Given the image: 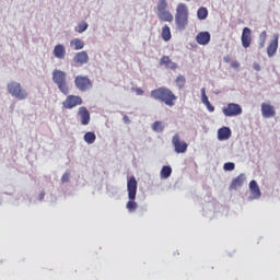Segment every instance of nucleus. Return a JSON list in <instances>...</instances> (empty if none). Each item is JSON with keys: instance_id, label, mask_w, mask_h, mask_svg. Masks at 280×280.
Returning <instances> with one entry per match:
<instances>
[{"instance_id": "obj_1", "label": "nucleus", "mask_w": 280, "mask_h": 280, "mask_svg": "<svg viewBox=\"0 0 280 280\" xmlns=\"http://www.w3.org/2000/svg\"><path fill=\"white\" fill-rule=\"evenodd\" d=\"M154 101L164 103L165 106L174 107L177 96L168 88H158L150 93Z\"/></svg>"}, {"instance_id": "obj_2", "label": "nucleus", "mask_w": 280, "mask_h": 280, "mask_svg": "<svg viewBox=\"0 0 280 280\" xmlns=\"http://www.w3.org/2000/svg\"><path fill=\"white\" fill-rule=\"evenodd\" d=\"M189 24V11L188 7L185 3H179L176 5L175 13V25L176 31L185 32Z\"/></svg>"}, {"instance_id": "obj_3", "label": "nucleus", "mask_w": 280, "mask_h": 280, "mask_svg": "<svg viewBox=\"0 0 280 280\" xmlns=\"http://www.w3.org/2000/svg\"><path fill=\"white\" fill-rule=\"evenodd\" d=\"M137 190H138V182L135 176H131L128 178L127 182V191H128V199L129 201L127 202V210L129 213H133L138 209V203L137 201Z\"/></svg>"}, {"instance_id": "obj_4", "label": "nucleus", "mask_w": 280, "mask_h": 280, "mask_svg": "<svg viewBox=\"0 0 280 280\" xmlns=\"http://www.w3.org/2000/svg\"><path fill=\"white\" fill-rule=\"evenodd\" d=\"M52 82L58 86V90L63 94H69V85L67 81V74L62 70H52Z\"/></svg>"}, {"instance_id": "obj_5", "label": "nucleus", "mask_w": 280, "mask_h": 280, "mask_svg": "<svg viewBox=\"0 0 280 280\" xmlns=\"http://www.w3.org/2000/svg\"><path fill=\"white\" fill-rule=\"evenodd\" d=\"M8 92L19 101H24L27 98V92L21 88V84L18 82L12 81L8 83Z\"/></svg>"}, {"instance_id": "obj_6", "label": "nucleus", "mask_w": 280, "mask_h": 280, "mask_svg": "<svg viewBox=\"0 0 280 280\" xmlns=\"http://www.w3.org/2000/svg\"><path fill=\"white\" fill-rule=\"evenodd\" d=\"M74 88L81 92L90 91L93 88V81L88 77L77 75V78H74Z\"/></svg>"}, {"instance_id": "obj_7", "label": "nucleus", "mask_w": 280, "mask_h": 280, "mask_svg": "<svg viewBox=\"0 0 280 280\" xmlns=\"http://www.w3.org/2000/svg\"><path fill=\"white\" fill-rule=\"evenodd\" d=\"M172 145H174V150L176 154H185L188 149V143L180 140V136L175 133L172 138Z\"/></svg>"}, {"instance_id": "obj_8", "label": "nucleus", "mask_w": 280, "mask_h": 280, "mask_svg": "<svg viewBox=\"0 0 280 280\" xmlns=\"http://www.w3.org/2000/svg\"><path fill=\"white\" fill-rule=\"evenodd\" d=\"M222 113L225 117L241 116V114H243V108L236 103H229V105L222 109Z\"/></svg>"}, {"instance_id": "obj_9", "label": "nucleus", "mask_w": 280, "mask_h": 280, "mask_svg": "<svg viewBox=\"0 0 280 280\" xmlns=\"http://www.w3.org/2000/svg\"><path fill=\"white\" fill-rule=\"evenodd\" d=\"M83 104V100L80 96L69 95L66 101L62 102V107L66 109H72L77 106H81Z\"/></svg>"}, {"instance_id": "obj_10", "label": "nucleus", "mask_w": 280, "mask_h": 280, "mask_svg": "<svg viewBox=\"0 0 280 280\" xmlns=\"http://www.w3.org/2000/svg\"><path fill=\"white\" fill-rule=\"evenodd\" d=\"M242 47L245 49L250 47L252 44V30L248 27H244L242 30V36H241Z\"/></svg>"}, {"instance_id": "obj_11", "label": "nucleus", "mask_w": 280, "mask_h": 280, "mask_svg": "<svg viewBox=\"0 0 280 280\" xmlns=\"http://www.w3.org/2000/svg\"><path fill=\"white\" fill-rule=\"evenodd\" d=\"M261 115L264 118H273L276 117V108L269 103H262Z\"/></svg>"}, {"instance_id": "obj_12", "label": "nucleus", "mask_w": 280, "mask_h": 280, "mask_svg": "<svg viewBox=\"0 0 280 280\" xmlns=\"http://www.w3.org/2000/svg\"><path fill=\"white\" fill-rule=\"evenodd\" d=\"M279 48V35H273L272 40H270L269 46L267 47V56L273 57Z\"/></svg>"}, {"instance_id": "obj_13", "label": "nucleus", "mask_w": 280, "mask_h": 280, "mask_svg": "<svg viewBox=\"0 0 280 280\" xmlns=\"http://www.w3.org/2000/svg\"><path fill=\"white\" fill-rule=\"evenodd\" d=\"M78 116H80L81 125H83V126L90 125L91 116H90V112H88L86 107L81 106L80 108H78Z\"/></svg>"}, {"instance_id": "obj_14", "label": "nucleus", "mask_w": 280, "mask_h": 280, "mask_svg": "<svg viewBox=\"0 0 280 280\" xmlns=\"http://www.w3.org/2000/svg\"><path fill=\"white\" fill-rule=\"evenodd\" d=\"M211 35L209 32H200L196 36V42L198 45L206 46L210 43Z\"/></svg>"}, {"instance_id": "obj_15", "label": "nucleus", "mask_w": 280, "mask_h": 280, "mask_svg": "<svg viewBox=\"0 0 280 280\" xmlns=\"http://www.w3.org/2000/svg\"><path fill=\"white\" fill-rule=\"evenodd\" d=\"M90 61V56L86 51L77 52L73 57V62L77 65H86Z\"/></svg>"}, {"instance_id": "obj_16", "label": "nucleus", "mask_w": 280, "mask_h": 280, "mask_svg": "<svg viewBox=\"0 0 280 280\" xmlns=\"http://www.w3.org/2000/svg\"><path fill=\"white\" fill-rule=\"evenodd\" d=\"M245 182H246V175L241 174L240 176L231 180L230 190H235L240 187H243Z\"/></svg>"}, {"instance_id": "obj_17", "label": "nucleus", "mask_w": 280, "mask_h": 280, "mask_svg": "<svg viewBox=\"0 0 280 280\" xmlns=\"http://www.w3.org/2000/svg\"><path fill=\"white\" fill-rule=\"evenodd\" d=\"M52 56L58 60H63L66 57V47L65 45H56L55 48H52Z\"/></svg>"}, {"instance_id": "obj_18", "label": "nucleus", "mask_w": 280, "mask_h": 280, "mask_svg": "<svg viewBox=\"0 0 280 280\" xmlns=\"http://www.w3.org/2000/svg\"><path fill=\"white\" fill-rule=\"evenodd\" d=\"M160 65L171 70H177V63L172 61L170 56H162L160 59Z\"/></svg>"}, {"instance_id": "obj_19", "label": "nucleus", "mask_w": 280, "mask_h": 280, "mask_svg": "<svg viewBox=\"0 0 280 280\" xmlns=\"http://www.w3.org/2000/svg\"><path fill=\"white\" fill-rule=\"evenodd\" d=\"M248 188L250 189V194L253 196V199H259L261 198V190H259V186L255 179L250 182L248 185Z\"/></svg>"}, {"instance_id": "obj_20", "label": "nucleus", "mask_w": 280, "mask_h": 280, "mask_svg": "<svg viewBox=\"0 0 280 280\" xmlns=\"http://www.w3.org/2000/svg\"><path fill=\"white\" fill-rule=\"evenodd\" d=\"M231 136H232V131L230 130L229 127L220 128L219 131H218L219 141L229 140Z\"/></svg>"}, {"instance_id": "obj_21", "label": "nucleus", "mask_w": 280, "mask_h": 280, "mask_svg": "<svg viewBox=\"0 0 280 280\" xmlns=\"http://www.w3.org/2000/svg\"><path fill=\"white\" fill-rule=\"evenodd\" d=\"M158 19H160L161 22H167L171 23L174 21V16L170 11H158Z\"/></svg>"}, {"instance_id": "obj_22", "label": "nucleus", "mask_w": 280, "mask_h": 280, "mask_svg": "<svg viewBox=\"0 0 280 280\" xmlns=\"http://www.w3.org/2000/svg\"><path fill=\"white\" fill-rule=\"evenodd\" d=\"M161 38L164 42H170L172 38V32H171V27L165 24L164 26H162V31H161Z\"/></svg>"}, {"instance_id": "obj_23", "label": "nucleus", "mask_w": 280, "mask_h": 280, "mask_svg": "<svg viewBox=\"0 0 280 280\" xmlns=\"http://www.w3.org/2000/svg\"><path fill=\"white\" fill-rule=\"evenodd\" d=\"M70 46H73L74 50H81L84 48V42L80 38H74L70 40Z\"/></svg>"}, {"instance_id": "obj_24", "label": "nucleus", "mask_w": 280, "mask_h": 280, "mask_svg": "<svg viewBox=\"0 0 280 280\" xmlns=\"http://www.w3.org/2000/svg\"><path fill=\"white\" fill-rule=\"evenodd\" d=\"M95 133L93 131H88L84 133V141L88 144H93L95 142Z\"/></svg>"}, {"instance_id": "obj_25", "label": "nucleus", "mask_w": 280, "mask_h": 280, "mask_svg": "<svg viewBox=\"0 0 280 280\" xmlns=\"http://www.w3.org/2000/svg\"><path fill=\"white\" fill-rule=\"evenodd\" d=\"M197 18L198 20L200 21H203L205 19L208 18V9L207 8H203L201 7L200 9H198L197 11Z\"/></svg>"}, {"instance_id": "obj_26", "label": "nucleus", "mask_w": 280, "mask_h": 280, "mask_svg": "<svg viewBox=\"0 0 280 280\" xmlns=\"http://www.w3.org/2000/svg\"><path fill=\"white\" fill-rule=\"evenodd\" d=\"M171 174H172V168L171 166H164L162 167L161 170V178L162 179H167L171 177Z\"/></svg>"}, {"instance_id": "obj_27", "label": "nucleus", "mask_w": 280, "mask_h": 280, "mask_svg": "<svg viewBox=\"0 0 280 280\" xmlns=\"http://www.w3.org/2000/svg\"><path fill=\"white\" fill-rule=\"evenodd\" d=\"M151 129L154 132L161 133L164 130V125L162 121H154V124L151 126Z\"/></svg>"}, {"instance_id": "obj_28", "label": "nucleus", "mask_w": 280, "mask_h": 280, "mask_svg": "<svg viewBox=\"0 0 280 280\" xmlns=\"http://www.w3.org/2000/svg\"><path fill=\"white\" fill-rule=\"evenodd\" d=\"M175 83L176 86H178V89L182 90L186 85V78L184 75H178L176 77Z\"/></svg>"}, {"instance_id": "obj_29", "label": "nucleus", "mask_w": 280, "mask_h": 280, "mask_svg": "<svg viewBox=\"0 0 280 280\" xmlns=\"http://www.w3.org/2000/svg\"><path fill=\"white\" fill-rule=\"evenodd\" d=\"M156 9H158V12L166 11V9H167V1L166 0H159Z\"/></svg>"}, {"instance_id": "obj_30", "label": "nucleus", "mask_w": 280, "mask_h": 280, "mask_svg": "<svg viewBox=\"0 0 280 280\" xmlns=\"http://www.w3.org/2000/svg\"><path fill=\"white\" fill-rule=\"evenodd\" d=\"M86 30H88V23L82 22V23L78 24L77 28H74V32L82 34Z\"/></svg>"}, {"instance_id": "obj_31", "label": "nucleus", "mask_w": 280, "mask_h": 280, "mask_svg": "<svg viewBox=\"0 0 280 280\" xmlns=\"http://www.w3.org/2000/svg\"><path fill=\"white\" fill-rule=\"evenodd\" d=\"M235 170V163L233 162H226L225 164H223V171L225 172H232Z\"/></svg>"}, {"instance_id": "obj_32", "label": "nucleus", "mask_w": 280, "mask_h": 280, "mask_svg": "<svg viewBox=\"0 0 280 280\" xmlns=\"http://www.w3.org/2000/svg\"><path fill=\"white\" fill-rule=\"evenodd\" d=\"M69 178H70V174L69 173H63L62 177H61V183H69Z\"/></svg>"}, {"instance_id": "obj_33", "label": "nucleus", "mask_w": 280, "mask_h": 280, "mask_svg": "<svg viewBox=\"0 0 280 280\" xmlns=\"http://www.w3.org/2000/svg\"><path fill=\"white\" fill-rule=\"evenodd\" d=\"M132 91H135L136 95H144V91L141 88H132Z\"/></svg>"}, {"instance_id": "obj_34", "label": "nucleus", "mask_w": 280, "mask_h": 280, "mask_svg": "<svg viewBox=\"0 0 280 280\" xmlns=\"http://www.w3.org/2000/svg\"><path fill=\"white\" fill-rule=\"evenodd\" d=\"M203 105L207 106V109H208L209 113H213L214 112V106L211 105V103H205Z\"/></svg>"}, {"instance_id": "obj_35", "label": "nucleus", "mask_w": 280, "mask_h": 280, "mask_svg": "<svg viewBox=\"0 0 280 280\" xmlns=\"http://www.w3.org/2000/svg\"><path fill=\"white\" fill-rule=\"evenodd\" d=\"M231 68H233V69H240V62H237L236 60H234V61H231Z\"/></svg>"}, {"instance_id": "obj_36", "label": "nucleus", "mask_w": 280, "mask_h": 280, "mask_svg": "<svg viewBox=\"0 0 280 280\" xmlns=\"http://www.w3.org/2000/svg\"><path fill=\"white\" fill-rule=\"evenodd\" d=\"M201 103L203 104H210V101L208 100L207 95L201 96Z\"/></svg>"}, {"instance_id": "obj_37", "label": "nucleus", "mask_w": 280, "mask_h": 280, "mask_svg": "<svg viewBox=\"0 0 280 280\" xmlns=\"http://www.w3.org/2000/svg\"><path fill=\"white\" fill-rule=\"evenodd\" d=\"M223 62H225V63H230V56H225V57H223Z\"/></svg>"}, {"instance_id": "obj_38", "label": "nucleus", "mask_w": 280, "mask_h": 280, "mask_svg": "<svg viewBox=\"0 0 280 280\" xmlns=\"http://www.w3.org/2000/svg\"><path fill=\"white\" fill-rule=\"evenodd\" d=\"M45 197H46V194L42 191V192L39 194V200H44Z\"/></svg>"}, {"instance_id": "obj_39", "label": "nucleus", "mask_w": 280, "mask_h": 280, "mask_svg": "<svg viewBox=\"0 0 280 280\" xmlns=\"http://www.w3.org/2000/svg\"><path fill=\"white\" fill-rule=\"evenodd\" d=\"M205 96H207V93L205 91V88H201V97H205Z\"/></svg>"}, {"instance_id": "obj_40", "label": "nucleus", "mask_w": 280, "mask_h": 280, "mask_svg": "<svg viewBox=\"0 0 280 280\" xmlns=\"http://www.w3.org/2000/svg\"><path fill=\"white\" fill-rule=\"evenodd\" d=\"M254 68H255L256 71H259V70H260V68H259L258 65H255Z\"/></svg>"}, {"instance_id": "obj_41", "label": "nucleus", "mask_w": 280, "mask_h": 280, "mask_svg": "<svg viewBox=\"0 0 280 280\" xmlns=\"http://www.w3.org/2000/svg\"><path fill=\"white\" fill-rule=\"evenodd\" d=\"M262 34L265 35V34H266V32H262Z\"/></svg>"}, {"instance_id": "obj_42", "label": "nucleus", "mask_w": 280, "mask_h": 280, "mask_svg": "<svg viewBox=\"0 0 280 280\" xmlns=\"http://www.w3.org/2000/svg\"><path fill=\"white\" fill-rule=\"evenodd\" d=\"M186 1H191V0H186Z\"/></svg>"}]
</instances>
